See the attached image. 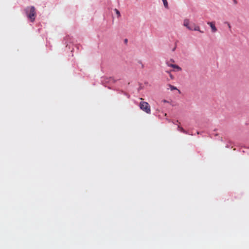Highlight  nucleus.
<instances>
[{
  "label": "nucleus",
  "instance_id": "nucleus-1",
  "mask_svg": "<svg viewBox=\"0 0 249 249\" xmlns=\"http://www.w3.org/2000/svg\"><path fill=\"white\" fill-rule=\"evenodd\" d=\"M26 13L27 17L32 22H33L36 16L35 8L33 6L27 7L26 9Z\"/></svg>",
  "mask_w": 249,
  "mask_h": 249
},
{
  "label": "nucleus",
  "instance_id": "nucleus-2",
  "mask_svg": "<svg viewBox=\"0 0 249 249\" xmlns=\"http://www.w3.org/2000/svg\"><path fill=\"white\" fill-rule=\"evenodd\" d=\"M140 108L147 114L151 113V108L147 102H141L140 103Z\"/></svg>",
  "mask_w": 249,
  "mask_h": 249
},
{
  "label": "nucleus",
  "instance_id": "nucleus-3",
  "mask_svg": "<svg viewBox=\"0 0 249 249\" xmlns=\"http://www.w3.org/2000/svg\"><path fill=\"white\" fill-rule=\"evenodd\" d=\"M190 26H191V27L192 29H189V30L197 31H199V32H200L201 33H203V32L201 31L200 30V27L198 26H197V25H196L194 23H191Z\"/></svg>",
  "mask_w": 249,
  "mask_h": 249
},
{
  "label": "nucleus",
  "instance_id": "nucleus-4",
  "mask_svg": "<svg viewBox=\"0 0 249 249\" xmlns=\"http://www.w3.org/2000/svg\"><path fill=\"white\" fill-rule=\"evenodd\" d=\"M207 24L210 26L213 33H215L217 31V28L215 26L214 22H208Z\"/></svg>",
  "mask_w": 249,
  "mask_h": 249
},
{
  "label": "nucleus",
  "instance_id": "nucleus-5",
  "mask_svg": "<svg viewBox=\"0 0 249 249\" xmlns=\"http://www.w3.org/2000/svg\"><path fill=\"white\" fill-rule=\"evenodd\" d=\"M191 23L188 19H185L183 21V25L188 29H192L190 26Z\"/></svg>",
  "mask_w": 249,
  "mask_h": 249
},
{
  "label": "nucleus",
  "instance_id": "nucleus-6",
  "mask_svg": "<svg viewBox=\"0 0 249 249\" xmlns=\"http://www.w3.org/2000/svg\"><path fill=\"white\" fill-rule=\"evenodd\" d=\"M172 68L177 69L178 71H181V69L178 66L173 64L171 66Z\"/></svg>",
  "mask_w": 249,
  "mask_h": 249
},
{
  "label": "nucleus",
  "instance_id": "nucleus-7",
  "mask_svg": "<svg viewBox=\"0 0 249 249\" xmlns=\"http://www.w3.org/2000/svg\"><path fill=\"white\" fill-rule=\"evenodd\" d=\"M178 129L180 132L184 133H186V131L182 127L180 126L179 125H178Z\"/></svg>",
  "mask_w": 249,
  "mask_h": 249
},
{
  "label": "nucleus",
  "instance_id": "nucleus-8",
  "mask_svg": "<svg viewBox=\"0 0 249 249\" xmlns=\"http://www.w3.org/2000/svg\"><path fill=\"white\" fill-rule=\"evenodd\" d=\"M162 0L163 1V4H164V6H165V7H166V8H168V2H167V0Z\"/></svg>",
  "mask_w": 249,
  "mask_h": 249
},
{
  "label": "nucleus",
  "instance_id": "nucleus-9",
  "mask_svg": "<svg viewBox=\"0 0 249 249\" xmlns=\"http://www.w3.org/2000/svg\"><path fill=\"white\" fill-rule=\"evenodd\" d=\"M169 87H170L171 90L177 89V88L176 87H175L171 85H169Z\"/></svg>",
  "mask_w": 249,
  "mask_h": 249
},
{
  "label": "nucleus",
  "instance_id": "nucleus-10",
  "mask_svg": "<svg viewBox=\"0 0 249 249\" xmlns=\"http://www.w3.org/2000/svg\"><path fill=\"white\" fill-rule=\"evenodd\" d=\"M115 10V12H116V14L118 15V17H120V16H121V15H120V12L119 11V10H117V9H115V10Z\"/></svg>",
  "mask_w": 249,
  "mask_h": 249
},
{
  "label": "nucleus",
  "instance_id": "nucleus-11",
  "mask_svg": "<svg viewBox=\"0 0 249 249\" xmlns=\"http://www.w3.org/2000/svg\"><path fill=\"white\" fill-rule=\"evenodd\" d=\"M139 63L141 65L142 68H143L144 67V65L142 62L141 61H139Z\"/></svg>",
  "mask_w": 249,
  "mask_h": 249
},
{
  "label": "nucleus",
  "instance_id": "nucleus-12",
  "mask_svg": "<svg viewBox=\"0 0 249 249\" xmlns=\"http://www.w3.org/2000/svg\"><path fill=\"white\" fill-rule=\"evenodd\" d=\"M166 64L169 66V67H171V66L173 65V64H169V62H166Z\"/></svg>",
  "mask_w": 249,
  "mask_h": 249
},
{
  "label": "nucleus",
  "instance_id": "nucleus-13",
  "mask_svg": "<svg viewBox=\"0 0 249 249\" xmlns=\"http://www.w3.org/2000/svg\"><path fill=\"white\" fill-rule=\"evenodd\" d=\"M166 64L169 66V67H171V66L173 65V64H169V62H166Z\"/></svg>",
  "mask_w": 249,
  "mask_h": 249
},
{
  "label": "nucleus",
  "instance_id": "nucleus-14",
  "mask_svg": "<svg viewBox=\"0 0 249 249\" xmlns=\"http://www.w3.org/2000/svg\"><path fill=\"white\" fill-rule=\"evenodd\" d=\"M228 25L229 28L231 29V26L230 24L229 23H228Z\"/></svg>",
  "mask_w": 249,
  "mask_h": 249
},
{
  "label": "nucleus",
  "instance_id": "nucleus-15",
  "mask_svg": "<svg viewBox=\"0 0 249 249\" xmlns=\"http://www.w3.org/2000/svg\"><path fill=\"white\" fill-rule=\"evenodd\" d=\"M234 3L236 4L237 3V1L236 0H234Z\"/></svg>",
  "mask_w": 249,
  "mask_h": 249
},
{
  "label": "nucleus",
  "instance_id": "nucleus-16",
  "mask_svg": "<svg viewBox=\"0 0 249 249\" xmlns=\"http://www.w3.org/2000/svg\"><path fill=\"white\" fill-rule=\"evenodd\" d=\"M170 77H171L172 79H173V76H172V74H170Z\"/></svg>",
  "mask_w": 249,
  "mask_h": 249
},
{
  "label": "nucleus",
  "instance_id": "nucleus-17",
  "mask_svg": "<svg viewBox=\"0 0 249 249\" xmlns=\"http://www.w3.org/2000/svg\"><path fill=\"white\" fill-rule=\"evenodd\" d=\"M176 49V47L175 48H173V51H174Z\"/></svg>",
  "mask_w": 249,
  "mask_h": 249
},
{
  "label": "nucleus",
  "instance_id": "nucleus-18",
  "mask_svg": "<svg viewBox=\"0 0 249 249\" xmlns=\"http://www.w3.org/2000/svg\"><path fill=\"white\" fill-rule=\"evenodd\" d=\"M127 41V39H125V42H126Z\"/></svg>",
  "mask_w": 249,
  "mask_h": 249
},
{
  "label": "nucleus",
  "instance_id": "nucleus-19",
  "mask_svg": "<svg viewBox=\"0 0 249 249\" xmlns=\"http://www.w3.org/2000/svg\"><path fill=\"white\" fill-rule=\"evenodd\" d=\"M166 115H167V114H166V113H165V114H164V116H166Z\"/></svg>",
  "mask_w": 249,
  "mask_h": 249
}]
</instances>
